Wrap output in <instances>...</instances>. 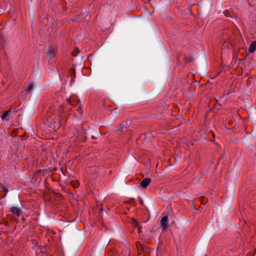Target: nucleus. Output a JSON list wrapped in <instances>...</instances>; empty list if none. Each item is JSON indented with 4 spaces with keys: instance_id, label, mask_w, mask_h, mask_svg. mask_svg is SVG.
<instances>
[{
    "instance_id": "nucleus-12",
    "label": "nucleus",
    "mask_w": 256,
    "mask_h": 256,
    "mask_svg": "<svg viewBox=\"0 0 256 256\" xmlns=\"http://www.w3.org/2000/svg\"><path fill=\"white\" fill-rule=\"evenodd\" d=\"M2 191L4 192L5 194H6L8 192V190L5 187H4L2 188Z\"/></svg>"
},
{
    "instance_id": "nucleus-3",
    "label": "nucleus",
    "mask_w": 256,
    "mask_h": 256,
    "mask_svg": "<svg viewBox=\"0 0 256 256\" xmlns=\"http://www.w3.org/2000/svg\"><path fill=\"white\" fill-rule=\"evenodd\" d=\"M12 111L11 110H8L5 112L1 116V118L2 120H8L10 117V115L12 114Z\"/></svg>"
},
{
    "instance_id": "nucleus-10",
    "label": "nucleus",
    "mask_w": 256,
    "mask_h": 256,
    "mask_svg": "<svg viewBox=\"0 0 256 256\" xmlns=\"http://www.w3.org/2000/svg\"><path fill=\"white\" fill-rule=\"evenodd\" d=\"M33 88V84H30L26 88V90L28 92H31Z\"/></svg>"
},
{
    "instance_id": "nucleus-1",
    "label": "nucleus",
    "mask_w": 256,
    "mask_h": 256,
    "mask_svg": "<svg viewBox=\"0 0 256 256\" xmlns=\"http://www.w3.org/2000/svg\"><path fill=\"white\" fill-rule=\"evenodd\" d=\"M55 118H52L49 116L48 118V122L49 123L48 126L50 128H60L61 126L60 124V122L58 120H56L53 121L54 120H55Z\"/></svg>"
},
{
    "instance_id": "nucleus-13",
    "label": "nucleus",
    "mask_w": 256,
    "mask_h": 256,
    "mask_svg": "<svg viewBox=\"0 0 256 256\" xmlns=\"http://www.w3.org/2000/svg\"><path fill=\"white\" fill-rule=\"evenodd\" d=\"M74 187H78V182H74Z\"/></svg>"
},
{
    "instance_id": "nucleus-2",
    "label": "nucleus",
    "mask_w": 256,
    "mask_h": 256,
    "mask_svg": "<svg viewBox=\"0 0 256 256\" xmlns=\"http://www.w3.org/2000/svg\"><path fill=\"white\" fill-rule=\"evenodd\" d=\"M160 225L163 229H166L168 226V216H164L160 220Z\"/></svg>"
},
{
    "instance_id": "nucleus-11",
    "label": "nucleus",
    "mask_w": 256,
    "mask_h": 256,
    "mask_svg": "<svg viewBox=\"0 0 256 256\" xmlns=\"http://www.w3.org/2000/svg\"><path fill=\"white\" fill-rule=\"evenodd\" d=\"M78 112H79V114H82V108H81V105L80 104H79Z\"/></svg>"
},
{
    "instance_id": "nucleus-4",
    "label": "nucleus",
    "mask_w": 256,
    "mask_h": 256,
    "mask_svg": "<svg viewBox=\"0 0 256 256\" xmlns=\"http://www.w3.org/2000/svg\"><path fill=\"white\" fill-rule=\"evenodd\" d=\"M151 182V180L149 178H145L140 182L142 187L146 188Z\"/></svg>"
},
{
    "instance_id": "nucleus-6",
    "label": "nucleus",
    "mask_w": 256,
    "mask_h": 256,
    "mask_svg": "<svg viewBox=\"0 0 256 256\" xmlns=\"http://www.w3.org/2000/svg\"><path fill=\"white\" fill-rule=\"evenodd\" d=\"M131 120H126L120 124V128H128L131 125Z\"/></svg>"
},
{
    "instance_id": "nucleus-9",
    "label": "nucleus",
    "mask_w": 256,
    "mask_h": 256,
    "mask_svg": "<svg viewBox=\"0 0 256 256\" xmlns=\"http://www.w3.org/2000/svg\"><path fill=\"white\" fill-rule=\"evenodd\" d=\"M132 224L134 226L138 228V232H140L142 227L140 226L138 222L136 220H132Z\"/></svg>"
},
{
    "instance_id": "nucleus-5",
    "label": "nucleus",
    "mask_w": 256,
    "mask_h": 256,
    "mask_svg": "<svg viewBox=\"0 0 256 256\" xmlns=\"http://www.w3.org/2000/svg\"><path fill=\"white\" fill-rule=\"evenodd\" d=\"M10 211L12 213L18 216H19L22 214L21 210L17 207L13 206L11 208Z\"/></svg>"
},
{
    "instance_id": "nucleus-7",
    "label": "nucleus",
    "mask_w": 256,
    "mask_h": 256,
    "mask_svg": "<svg viewBox=\"0 0 256 256\" xmlns=\"http://www.w3.org/2000/svg\"><path fill=\"white\" fill-rule=\"evenodd\" d=\"M76 98L73 97H70V98H67L66 100L72 106H74V101H76L77 104H78L80 102L78 100H75Z\"/></svg>"
},
{
    "instance_id": "nucleus-8",
    "label": "nucleus",
    "mask_w": 256,
    "mask_h": 256,
    "mask_svg": "<svg viewBox=\"0 0 256 256\" xmlns=\"http://www.w3.org/2000/svg\"><path fill=\"white\" fill-rule=\"evenodd\" d=\"M256 50V41L253 42L250 45L249 48V52H253Z\"/></svg>"
}]
</instances>
